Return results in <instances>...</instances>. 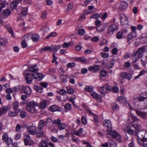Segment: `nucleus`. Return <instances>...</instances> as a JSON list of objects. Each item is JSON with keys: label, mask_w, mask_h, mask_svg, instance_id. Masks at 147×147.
I'll list each match as a JSON object with an SVG mask.
<instances>
[{"label": "nucleus", "mask_w": 147, "mask_h": 147, "mask_svg": "<svg viewBox=\"0 0 147 147\" xmlns=\"http://www.w3.org/2000/svg\"><path fill=\"white\" fill-rule=\"evenodd\" d=\"M144 48H140L138 51L135 52L133 55V58L132 60V63H135L142 56V55L144 52Z\"/></svg>", "instance_id": "1"}, {"label": "nucleus", "mask_w": 147, "mask_h": 147, "mask_svg": "<svg viewBox=\"0 0 147 147\" xmlns=\"http://www.w3.org/2000/svg\"><path fill=\"white\" fill-rule=\"evenodd\" d=\"M37 104L34 101L30 102L26 104V108L28 111L31 113H34L36 111V107L37 106Z\"/></svg>", "instance_id": "2"}, {"label": "nucleus", "mask_w": 147, "mask_h": 147, "mask_svg": "<svg viewBox=\"0 0 147 147\" xmlns=\"http://www.w3.org/2000/svg\"><path fill=\"white\" fill-rule=\"evenodd\" d=\"M107 137L110 138L108 135L110 134L111 136L115 138L117 140H118L119 142H121L122 140L121 139V136L115 130H112L111 129V128L110 131H108V130H107Z\"/></svg>", "instance_id": "3"}, {"label": "nucleus", "mask_w": 147, "mask_h": 147, "mask_svg": "<svg viewBox=\"0 0 147 147\" xmlns=\"http://www.w3.org/2000/svg\"><path fill=\"white\" fill-rule=\"evenodd\" d=\"M121 24L123 27L126 28L129 26L128 18L125 14H121L119 16Z\"/></svg>", "instance_id": "4"}, {"label": "nucleus", "mask_w": 147, "mask_h": 147, "mask_svg": "<svg viewBox=\"0 0 147 147\" xmlns=\"http://www.w3.org/2000/svg\"><path fill=\"white\" fill-rule=\"evenodd\" d=\"M42 74L38 73L32 74L29 73L26 74L25 77H32L38 81H40L42 79Z\"/></svg>", "instance_id": "5"}, {"label": "nucleus", "mask_w": 147, "mask_h": 147, "mask_svg": "<svg viewBox=\"0 0 147 147\" xmlns=\"http://www.w3.org/2000/svg\"><path fill=\"white\" fill-rule=\"evenodd\" d=\"M98 88L99 92L102 94H105L107 90H110L111 89V87L108 84H106L102 87H99Z\"/></svg>", "instance_id": "6"}, {"label": "nucleus", "mask_w": 147, "mask_h": 147, "mask_svg": "<svg viewBox=\"0 0 147 147\" xmlns=\"http://www.w3.org/2000/svg\"><path fill=\"white\" fill-rule=\"evenodd\" d=\"M118 29L117 26L113 24L109 26L108 28V33L110 35H112L114 31H116Z\"/></svg>", "instance_id": "7"}, {"label": "nucleus", "mask_w": 147, "mask_h": 147, "mask_svg": "<svg viewBox=\"0 0 147 147\" xmlns=\"http://www.w3.org/2000/svg\"><path fill=\"white\" fill-rule=\"evenodd\" d=\"M21 92L26 94L27 95H30L32 92L30 88L27 86L21 87Z\"/></svg>", "instance_id": "8"}, {"label": "nucleus", "mask_w": 147, "mask_h": 147, "mask_svg": "<svg viewBox=\"0 0 147 147\" xmlns=\"http://www.w3.org/2000/svg\"><path fill=\"white\" fill-rule=\"evenodd\" d=\"M28 133L30 135H34L36 134L35 129L36 127L34 126H28L26 127Z\"/></svg>", "instance_id": "9"}, {"label": "nucleus", "mask_w": 147, "mask_h": 147, "mask_svg": "<svg viewBox=\"0 0 147 147\" xmlns=\"http://www.w3.org/2000/svg\"><path fill=\"white\" fill-rule=\"evenodd\" d=\"M36 136L37 137L40 138L43 136L44 131L42 128L38 127L35 129Z\"/></svg>", "instance_id": "10"}, {"label": "nucleus", "mask_w": 147, "mask_h": 147, "mask_svg": "<svg viewBox=\"0 0 147 147\" xmlns=\"http://www.w3.org/2000/svg\"><path fill=\"white\" fill-rule=\"evenodd\" d=\"M137 37L136 32H132L128 34L127 36V42L128 43H130V40L131 39L136 38Z\"/></svg>", "instance_id": "11"}, {"label": "nucleus", "mask_w": 147, "mask_h": 147, "mask_svg": "<svg viewBox=\"0 0 147 147\" xmlns=\"http://www.w3.org/2000/svg\"><path fill=\"white\" fill-rule=\"evenodd\" d=\"M127 3L125 1H123L121 2L119 7V9L120 11H123L126 9L127 7Z\"/></svg>", "instance_id": "12"}, {"label": "nucleus", "mask_w": 147, "mask_h": 147, "mask_svg": "<svg viewBox=\"0 0 147 147\" xmlns=\"http://www.w3.org/2000/svg\"><path fill=\"white\" fill-rule=\"evenodd\" d=\"M137 99L140 101H143L146 99L147 101V93L140 94ZM146 107L147 108V103Z\"/></svg>", "instance_id": "13"}, {"label": "nucleus", "mask_w": 147, "mask_h": 147, "mask_svg": "<svg viewBox=\"0 0 147 147\" xmlns=\"http://www.w3.org/2000/svg\"><path fill=\"white\" fill-rule=\"evenodd\" d=\"M75 61L81 62L82 63H86L88 62V60L84 57H76L74 58Z\"/></svg>", "instance_id": "14"}, {"label": "nucleus", "mask_w": 147, "mask_h": 147, "mask_svg": "<svg viewBox=\"0 0 147 147\" xmlns=\"http://www.w3.org/2000/svg\"><path fill=\"white\" fill-rule=\"evenodd\" d=\"M104 125L107 128V130L109 131H110L112 125L111 121L109 120H105V122L104 123Z\"/></svg>", "instance_id": "15"}, {"label": "nucleus", "mask_w": 147, "mask_h": 147, "mask_svg": "<svg viewBox=\"0 0 147 147\" xmlns=\"http://www.w3.org/2000/svg\"><path fill=\"white\" fill-rule=\"evenodd\" d=\"M136 113L138 116L143 119H146L147 116V113L145 112H142L138 110L136 111Z\"/></svg>", "instance_id": "16"}, {"label": "nucleus", "mask_w": 147, "mask_h": 147, "mask_svg": "<svg viewBox=\"0 0 147 147\" xmlns=\"http://www.w3.org/2000/svg\"><path fill=\"white\" fill-rule=\"evenodd\" d=\"M10 109V107L8 106H5L2 109H0V114L1 115L5 113L7 111Z\"/></svg>", "instance_id": "17"}, {"label": "nucleus", "mask_w": 147, "mask_h": 147, "mask_svg": "<svg viewBox=\"0 0 147 147\" xmlns=\"http://www.w3.org/2000/svg\"><path fill=\"white\" fill-rule=\"evenodd\" d=\"M68 76L67 75L62 74L60 76V78L61 82L63 83H65L67 82Z\"/></svg>", "instance_id": "18"}, {"label": "nucleus", "mask_w": 147, "mask_h": 147, "mask_svg": "<svg viewBox=\"0 0 147 147\" xmlns=\"http://www.w3.org/2000/svg\"><path fill=\"white\" fill-rule=\"evenodd\" d=\"M8 114L10 117H14L18 116L19 113L18 111H14V112H13L11 111H10L8 112Z\"/></svg>", "instance_id": "19"}, {"label": "nucleus", "mask_w": 147, "mask_h": 147, "mask_svg": "<svg viewBox=\"0 0 147 147\" xmlns=\"http://www.w3.org/2000/svg\"><path fill=\"white\" fill-rule=\"evenodd\" d=\"M22 0H14V1L12 2L11 4V7L14 8L16 7L17 5L20 3Z\"/></svg>", "instance_id": "20"}, {"label": "nucleus", "mask_w": 147, "mask_h": 147, "mask_svg": "<svg viewBox=\"0 0 147 147\" xmlns=\"http://www.w3.org/2000/svg\"><path fill=\"white\" fill-rule=\"evenodd\" d=\"M7 42V40L6 38H0V45L4 46Z\"/></svg>", "instance_id": "21"}, {"label": "nucleus", "mask_w": 147, "mask_h": 147, "mask_svg": "<svg viewBox=\"0 0 147 147\" xmlns=\"http://www.w3.org/2000/svg\"><path fill=\"white\" fill-rule=\"evenodd\" d=\"M13 109L14 111H18L19 109H18L19 104L18 102L17 101L14 102L13 104Z\"/></svg>", "instance_id": "22"}, {"label": "nucleus", "mask_w": 147, "mask_h": 147, "mask_svg": "<svg viewBox=\"0 0 147 147\" xmlns=\"http://www.w3.org/2000/svg\"><path fill=\"white\" fill-rule=\"evenodd\" d=\"M31 34L30 33L24 35L22 38V40L24 41H27L28 40L31 38Z\"/></svg>", "instance_id": "23"}, {"label": "nucleus", "mask_w": 147, "mask_h": 147, "mask_svg": "<svg viewBox=\"0 0 147 147\" xmlns=\"http://www.w3.org/2000/svg\"><path fill=\"white\" fill-rule=\"evenodd\" d=\"M61 46L59 45H58L52 46V49L55 52H57L58 50L60 49L61 47Z\"/></svg>", "instance_id": "24"}, {"label": "nucleus", "mask_w": 147, "mask_h": 147, "mask_svg": "<svg viewBox=\"0 0 147 147\" xmlns=\"http://www.w3.org/2000/svg\"><path fill=\"white\" fill-rule=\"evenodd\" d=\"M111 106L113 111L118 109L119 108L118 105L115 103H112L111 105Z\"/></svg>", "instance_id": "25"}, {"label": "nucleus", "mask_w": 147, "mask_h": 147, "mask_svg": "<svg viewBox=\"0 0 147 147\" xmlns=\"http://www.w3.org/2000/svg\"><path fill=\"white\" fill-rule=\"evenodd\" d=\"M5 26L7 28V30L11 34L12 36H13V32L11 27L9 25H6Z\"/></svg>", "instance_id": "26"}, {"label": "nucleus", "mask_w": 147, "mask_h": 147, "mask_svg": "<svg viewBox=\"0 0 147 147\" xmlns=\"http://www.w3.org/2000/svg\"><path fill=\"white\" fill-rule=\"evenodd\" d=\"M2 138L4 142H7V143H6L8 145L10 144V143H9V142H8L9 138L8 136L6 134H3L2 136Z\"/></svg>", "instance_id": "27"}, {"label": "nucleus", "mask_w": 147, "mask_h": 147, "mask_svg": "<svg viewBox=\"0 0 147 147\" xmlns=\"http://www.w3.org/2000/svg\"><path fill=\"white\" fill-rule=\"evenodd\" d=\"M109 143L110 145V147H116L117 146L116 143L113 140H109Z\"/></svg>", "instance_id": "28"}, {"label": "nucleus", "mask_w": 147, "mask_h": 147, "mask_svg": "<svg viewBox=\"0 0 147 147\" xmlns=\"http://www.w3.org/2000/svg\"><path fill=\"white\" fill-rule=\"evenodd\" d=\"M50 110L52 112L60 111V109L56 105H53L51 107Z\"/></svg>", "instance_id": "29"}, {"label": "nucleus", "mask_w": 147, "mask_h": 147, "mask_svg": "<svg viewBox=\"0 0 147 147\" xmlns=\"http://www.w3.org/2000/svg\"><path fill=\"white\" fill-rule=\"evenodd\" d=\"M32 40L36 42L38 41L39 38L37 34H33L32 35L31 34V36Z\"/></svg>", "instance_id": "30"}, {"label": "nucleus", "mask_w": 147, "mask_h": 147, "mask_svg": "<svg viewBox=\"0 0 147 147\" xmlns=\"http://www.w3.org/2000/svg\"><path fill=\"white\" fill-rule=\"evenodd\" d=\"M20 112V117L22 118H24L26 115L27 113L25 111H21V110L19 109L18 110V112Z\"/></svg>", "instance_id": "31"}, {"label": "nucleus", "mask_w": 147, "mask_h": 147, "mask_svg": "<svg viewBox=\"0 0 147 147\" xmlns=\"http://www.w3.org/2000/svg\"><path fill=\"white\" fill-rule=\"evenodd\" d=\"M83 130L82 128H80L78 131H75L74 132V134L77 136H79L80 134H82L83 132Z\"/></svg>", "instance_id": "32"}, {"label": "nucleus", "mask_w": 147, "mask_h": 147, "mask_svg": "<svg viewBox=\"0 0 147 147\" xmlns=\"http://www.w3.org/2000/svg\"><path fill=\"white\" fill-rule=\"evenodd\" d=\"M26 136L27 138V139H24V141L25 144L26 146L29 145L28 142V140L30 141L31 140V138L30 136L28 134Z\"/></svg>", "instance_id": "33"}, {"label": "nucleus", "mask_w": 147, "mask_h": 147, "mask_svg": "<svg viewBox=\"0 0 147 147\" xmlns=\"http://www.w3.org/2000/svg\"><path fill=\"white\" fill-rule=\"evenodd\" d=\"M11 13V11L10 10L8 9H6L3 10V14L4 15L6 16H9Z\"/></svg>", "instance_id": "34"}, {"label": "nucleus", "mask_w": 147, "mask_h": 147, "mask_svg": "<svg viewBox=\"0 0 147 147\" xmlns=\"http://www.w3.org/2000/svg\"><path fill=\"white\" fill-rule=\"evenodd\" d=\"M58 127L60 130L64 129L66 128V125L64 123H61L58 126Z\"/></svg>", "instance_id": "35"}, {"label": "nucleus", "mask_w": 147, "mask_h": 147, "mask_svg": "<svg viewBox=\"0 0 147 147\" xmlns=\"http://www.w3.org/2000/svg\"><path fill=\"white\" fill-rule=\"evenodd\" d=\"M52 50V47H46L44 48H43L42 49H41L40 50V52L41 53H42V52L45 51H46L47 50H49L50 51H51Z\"/></svg>", "instance_id": "36"}, {"label": "nucleus", "mask_w": 147, "mask_h": 147, "mask_svg": "<svg viewBox=\"0 0 147 147\" xmlns=\"http://www.w3.org/2000/svg\"><path fill=\"white\" fill-rule=\"evenodd\" d=\"M93 87L91 86H87L85 88V90L89 92H91L93 90Z\"/></svg>", "instance_id": "37"}, {"label": "nucleus", "mask_w": 147, "mask_h": 147, "mask_svg": "<svg viewBox=\"0 0 147 147\" xmlns=\"http://www.w3.org/2000/svg\"><path fill=\"white\" fill-rule=\"evenodd\" d=\"M45 125V122L43 120H40L38 125V127L42 128Z\"/></svg>", "instance_id": "38"}, {"label": "nucleus", "mask_w": 147, "mask_h": 147, "mask_svg": "<svg viewBox=\"0 0 147 147\" xmlns=\"http://www.w3.org/2000/svg\"><path fill=\"white\" fill-rule=\"evenodd\" d=\"M26 82L28 84L31 83L32 80V79L31 77H25Z\"/></svg>", "instance_id": "39"}, {"label": "nucleus", "mask_w": 147, "mask_h": 147, "mask_svg": "<svg viewBox=\"0 0 147 147\" xmlns=\"http://www.w3.org/2000/svg\"><path fill=\"white\" fill-rule=\"evenodd\" d=\"M47 13L46 11H44L42 12V15L41 16V18L42 19H46V16Z\"/></svg>", "instance_id": "40"}, {"label": "nucleus", "mask_w": 147, "mask_h": 147, "mask_svg": "<svg viewBox=\"0 0 147 147\" xmlns=\"http://www.w3.org/2000/svg\"><path fill=\"white\" fill-rule=\"evenodd\" d=\"M131 116L132 117V119L133 120V121L132 122V124L135 123V121H138L139 120L138 118H137L136 117L132 115H131Z\"/></svg>", "instance_id": "41"}, {"label": "nucleus", "mask_w": 147, "mask_h": 147, "mask_svg": "<svg viewBox=\"0 0 147 147\" xmlns=\"http://www.w3.org/2000/svg\"><path fill=\"white\" fill-rule=\"evenodd\" d=\"M132 77L131 74L129 73H125V78L130 80Z\"/></svg>", "instance_id": "42"}, {"label": "nucleus", "mask_w": 147, "mask_h": 147, "mask_svg": "<svg viewBox=\"0 0 147 147\" xmlns=\"http://www.w3.org/2000/svg\"><path fill=\"white\" fill-rule=\"evenodd\" d=\"M81 120L82 123L84 125H85L87 123V120L86 118L84 115H82L81 117Z\"/></svg>", "instance_id": "43"}, {"label": "nucleus", "mask_w": 147, "mask_h": 147, "mask_svg": "<svg viewBox=\"0 0 147 147\" xmlns=\"http://www.w3.org/2000/svg\"><path fill=\"white\" fill-rule=\"evenodd\" d=\"M41 145V147H48L47 143L46 141H42Z\"/></svg>", "instance_id": "44"}, {"label": "nucleus", "mask_w": 147, "mask_h": 147, "mask_svg": "<svg viewBox=\"0 0 147 147\" xmlns=\"http://www.w3.org/2000/svg\"><path fill=\"white\" fill-rule=\"evenodd\" d=\"M125 72H122L119 75V78L121 81H122L125 78Z\"/></svg>", "instance_id": "45"}, {"label": "nucleus", "mask_w": 147, "mask_h": 147, "mask_svg": "<svg viewBox=\"0 0 147 147\" xmlns=\"http://www.w3.org/2000/svg\"><path fill=\"white\" fill-rule=\"evenodd\" d=\"M76 65V63L74 62L68 63L67 64V67L69 68H72L74 67Z\"/></svg>", "instance_id": "46"}, {"label": "nucleus", "mask_w": 147, "mask_h": 147, "mask_svg": "<svg viewBox=\"0 0 147 147\" xmlns=\"http://www.w3.org/2000/svg\"><path fill=\"white\" fill-rule=\"evenodd\" d=\"M132 126L134 127L136 130H138L140 129L141 125L140 124L134 123L133 124Z\"/></svg>", "instance_id": "47"}, {"label": "nucleus", "mask_w": 147, "mask_h": 147, "mask_svg": "<svg viewBox=\"0 0 147 147\" xmlns=\"http://www.w3.org/2000/svg\"><path fill=\"white\" fill-rule=\"evenodd\" d=\"M7 4L8 3L7 2L5 1H3L1 5V6L0 7V11H1L3 8L5 7V5H7Z\"/></svg>", "instance_id": "48"}, {"label": "nucleus", "mask_w": 147, "mask_h": 147, "mask_svg": "<svg viewBox=\"0 0 147 147\" xmlns=\"http://www.w3.org/2000/svg\"><path fill=\"white\" fill-rule=\"evenodd\" d=\"M100 17L99 14L98 13H94L90 17V18H93L95 19H97Z\"/></svg>", "instance_id": "49"}, {"label": "nucleus", "mask_w": 147, "mask_h": 147, "mask_svg": "<svg viewBox=\"0 0 147 147\" xmlns=\"http://www.w3.org/2000/svg\"><path fill=\"white\" fill-rule=\"evenodd\" d=\"M122 33L121 31H120L117 33L116 34V37L118 39L121 38L123 36Z\"/></svg>", "instance_id": "50"}, {"label": "nucleus", "mask_w": 147, "mask_h": 147, "mask_svg": "<svg viewBox=\"0 0 147 147\" xmlns=\"http://www.w3.org/2000/svg\"><path fill=\"white\" fill-rule=\"evenodd\" d=\"M107 74V71L105 70H103L101 71L100 73V75L102 77H104Z\"/></svg>", "instance_id": "51"}, {"label": "nucleus", "mask_w": 147, "mask_h": 147, "mask_svg": "<svg viewBox=\"0 0 147 147\" xmlns=\"http://www.w3.org/2000/svg\"><path fill=\"white\" fill-rule=\"evenodd\" d=\"M61 120L60 119H58L56 120H54L53 121V123L55 124H57V125L61 123Z\"/></svg>", "instance_id": "52"}, {"label": "nucleus", "mask_w": 147, "mask_h": 147, "mask_svg": "<svg viewBox=\"0 0 147 147\" xmlns=\"http://www.w3.org/2000/svg\"><path fill=\"white\" fill-rule=\"evenodd\" d=\"M112 89L113 91L115 93H117L119 91L118 88L116 86H115L112 88Z\"/></svg>", "instance_id": "53"}, {"label": "nucleus", "mask_w": 147, "mask_h": 147, "mask_svg": "<svg viewBox=\"0 0 147 147\" xmlns=\"http://www.w3.org/2000/svg\"><path fill=\"white\" fill-rule=\"evenodd\" d=\"M93 71L95 72L98 70L100 69V66L98 65H95L93 66Z\"/></svg>", "instance_id": "54"}, {"label": "nucleus", "mask_w": 147, "mask_h": 147, "mask_svg": "<svg viewBox=\"0 0 147 147\" xmlns=\"http://www.w3.org/2000/svg\"><path fill=\"white\" fill-rule=\"evenodd\" d=\"M65 108L67 110H69L71 107V105L69 103L66 104L65 106Z\"/></svg>", "instance_id": "55"}, {"label": "nucleus", "mask_w": 147, "mask_h": 147, "mask_svg": "<svg viewBox=\"0 0 147 147\" xmlns=\"http://www.w3.org/2000/svg\"><path fill=\"white\" fill-rule=\"evenodd\" d=\"M100 55L102 57L104 58H106L109 56L108 54L107 53L104 52H101L100 53Z\"/></svg>", "instance_id": "56"}, {"label": "nucleus", "mask_w": 147, "mask_h": 147, "mask_svg": "<svg viewBox=\"0 0 147 147\" xmlns=\"http://www.w3.org/2000/svg\"><path fill=\"white\" fill-rule=\"evenodd\" d=\"M117 49L116 47L114 48L112 50V53L113 55H115L117 54Z\"/></svg>", "instance_id": "57"}, {"label": "nucleus", "mask_w": 147, "mask_h": 147, "mask_svg": "<svg viewBox=\"0 0 147 147\" xmlns=\"http://www.w3.org/2000/svg\"><path fill=\"white\" fill-rule=\"evenodd\" d=\"M70 44V42H69L68 43L65 42L63 44L62 47L64 48H67Z\"/></svg>", "instance_id": "58"}, {"label": "nucleus", "mask_w": 147, "mask_h": 147, "mask_svg": "<svg viewBox=\"0 0 147 147\" xmlns=\"http://www.w3.org/2000/svg\"><path fill=\"white\" fill-rule=\"evenodd\" d=\"M28 10L27 8H26L24 10H22V11L21 13V15L23 16H25L27 13V11Z\"/></svg>", "instance_id": "59"}, {"label": "nucleus", "mask_w": 147, "mask_h": 147, "mask_svg": "<svg viewBox=\"0 0 147 147\" xmlns=\"http://www.w3.org/2000/svg\"><path fill=\"white\" fill-rule=\"evenodd\" d=\"M85 32V30L83 29H80L79 30L78 33L80 35H83Z\"/></svg>", "instance_id": "60"}, {"label": "nucleus", "mask_w": 147, "mask_h": 147, "mask_svg": "<svg viewBox=\"0 0 147 147\" xmlns=\"http://www.w3.org/2000/svg\"><path fill=\"white\" fill-rule=\"evenodd\" d=\"M91 96L94 98L97 99L99 97V95L95 92H93L91 94Z\"/></svg>", "instance_id": "61"}, {"label": "nucleus", "mask_w": 147, "mask_h": 147, "mask_svg": "<svg viewBox=\"0 0 147 147\" xmlns=\"http://www.w3.org/2000/svg\"><path fill=\"white\" fill-rule=\"evenodd\" d=\"M67 92L68 93L70 94H73L74 93V90L71 88L67 89Z\"/></svg>", "instance_id": "62"}, {"label": "nucleus", "mask_w": 147, "mask_h": 147, "mask_svg": "<svg viewBox=\"0 0 147 147\" xmlns=\"http://www.w3.org/2000/svg\"><path fill=\"white\" fill-rule=\"evenodd\" d=\"M35 89L37 91L40 93H41L42 92V88L41 86L36 87L35 88Z\"/></svg>", "instance_id": "63"}, {"label": "nucleus", "mask_w": 147, "mask_h": 147, "mask_svg": "<svg viewBox=\"0 0 147 147\" xmlns=\"http://www.w3.org/2000/svg\"><path fill=\"white\" fill-rule=\"evenodd\" d=\"M107 42V41L105 39H102L101 42L100 43L101 46H102L104 45H105Z\"/></svg>", "instance_id": "64"}]
</instances>
